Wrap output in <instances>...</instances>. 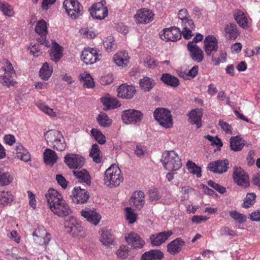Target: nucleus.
I'll return each instance as SVG.
<instances>
[{"label": "nucleus", "mask_w": 260, "mask_h": 260, "mask_svg": "<svg viewBox=\"0 0 260 260\" xmlns=\"http://www.w3.org/2000/svg\"><path fill=\"white\" fill-rule=\"evenodd\" d=\"M35 31L42 37L46 36L48 33L47 22L43 19L39 20L36 24Z\"/></svg>", "instance_id": "obj_46"}, {"label": "nucleus", "mask_w": 260, "mask_h": 260, "mask_svg": "<svg viewBox=\"0 0 260 260\" xmlns=\"http://www.w3.org/2000/svg\"><path fill=\"white\" fill-rule=\"evenodd\" d=\"M101 55L98 51L94 48H86L81 53V60L87 64H91L100 60Z\"/></svg>", "instance_id": "obj_11"}, {"label": "nucleus", "mask_w": 260, "mask_h": 260, "mask_svg": "<svg viewBox=\"0 0 260 260\" xmlns=\"http://www.w3.org/2000/svg\"><path fill=\"white\" fill-rule=\"evenodd\" d=\"M256 199V194L254 193H248L244 199L243 207L247 208L253 205Z\"/></svg>", "instance_id": "obj_58"}, {"label": "nucleus", "mask_w": 260, "mask_h": 260, "mask_svg": "<svg viewBox=\"0 0 260 260\" xmlns=\"http://www.w3.org/2000/svg\"><path fill=\"white\" fill-rule=\"evenodd\" d=\"M233 178L234 181L239 185L244 187H248L249 185V180L248 175L240 167H235L234 168Z\"/></svg>", "instance_id": "obj_16"}, {"label": "nucleus", "mask_w": 260, "mask_h": 260, "mask_svg": "<svg viewBox=\"0 0 260 260\" xmlns=\"http://www.w3.org/2000/svg\"><path fill=\"white\" fill-rule=\"evenodd\" d=\"M204 49L207 56L214 54L218 49V41L213 35H208L204 39Z\"/></svg>", "instance_id": "obj_15"}, {"label": "nucleus", "mask_w": 260, "mask_h": 260, "mask_svg": "<svg viewBox=\"0 0 260 260\" xmlns=\"http://www.w3.org/2000/svg\"><path fill=\"white\" fill-rule=\"evenodd\" d=\"M178 16L181 21L182 25L188 24L187 26H189L192 28L193 27L194 22L186 9L180 10L178 13Z\"/></svg>", "instance_id": "obj_31"}, {"label": "nucleus", "mask_w": 260, "mask_h": 260, "mask_svg": "<svg viewBox=\"0 0 260 260\" xmlns=\"http://www.w3.org/2000/svg\"><path fill=\"white\" fill-rule=\"evenodd\" d=\"M218 124L221 129L228 134H232V128L230 124H229L226 122L220 120L218 122Z\"/></svg>", "instance_id": "obj_63"}, {"label": "nucleus", "mask_w": 260, "mask_h": 260, "mask_svg": "<svg viewBox=\"0 0 260 260\" xmlns=\"http://www.w3.org/2000/svg\"><path fill=\"white\" fill-rule=\"evenodd\" d=\"M203 114V110L201 109L197 108L192 110L188 114L189 122L192 124H195L198 128L201 127Z\"/></svg>", "instance_id": "obj_27"}, {"label": "nucleus", "mask_w": 260, "mask_h": 260, "mask_svg": "<svg viewBox=\"0 0 260 260\" xmlns=\"http://www.w3.org/2000/svg\"><path fill=\"white\" fill-rule=\"evenodd\" d=\"M143 114L141 111L134 109L124 110L121 114V119L126 124H136L141 121Z\"/></svg>", "instance_id": "obj_9"}, {"label": "nucleus", "mask_w": 260, "mask_h": 260, "mask_svg": "<svg viewBox=\"0 0 260 260\" xmlns=\"http://www.w3.org/2000/svg\"><path fill=\"white\" fill-rule=\"evenodd\" d=\"M73 174L80 182L86 183L87 185L90 184V176L86 170H74L73 171Z\"/></svg>", "instance_id": "obj_34"}, {"label": "nucleus", "mask_w": 260, "mask_h": 260, "mask_svg": "<svg viewBox=\"0 0 260 260\" xmlns=\"http://www.w3.org/2000/svg\"><path fill=\"white\" fill-rule=\"evenodd\" d=\"M64 228L67 233L75 237L82 236L83 235V228L74 218H72L70 221H66L64 222Z\"/></svg>", "instance_id": "obj_17"}, {"label": "nucleus", "mask_w": 260, "mask_h": 260, "mask_svg": "<svg viewBox=\"0 0 260 260\" xmlns=\"http://www.w3.org/2000/svg\"><path fill=\"white\" fill-rule=\"evenodd\" d=\"M44 160L47 165H53L57 159V156L55 151L50 149H46L43 153Z\"/></svg>", "instance_id": "obj_35"}, {"label": "nucleus", "mask_w": 260, "mask_h": 260, "mask_svg": "<svg viewBox=\"0 0 260 260\" xmlns=\"http://www.w3.org/2000/svg\"><path fill=\"white\" fill-rule=\"evenodd\" d=\"M52 45V48L50 52V56L52 60L56 62L62 56V48L55 42H53Z\"/></svg>", "instance_id": "obj_36"}, {"label": "nucleus", "mask_w": 260, "mask_h": 260, "mask_svg": "<svg viewBox=\"0 0 260 260\" xmlns=\"http://www.w3.org/2000/svg\"><path fill=\"white\" fill-rule=\"evenodd\" d=\"M187 49L191 58L196 62H201L203 61L204 55L203 50L193 42H188Z\"/></svg>", "instance_id": "obj_18"}, {"label": "nucleus", "mask_w": 260, "mask_h": 260, "mask_svg": "<svg viewBox=\"0 0 260 260\" xmlns=\"http://www.w3.org/2000/svg\"><path fill=\"white\" fill-rule=\"evenodd\" d=\"M229 214L236 222L239 223H242L246 220V216L244 214L235 210L230 211Z\"/></svg>", "instance_id": "obj_57"}, {"label": "nucleus", "mask_w": 260, "mask_h": 260, "mask_svg": "<svg viewBox=\"0 0 260 260\" xmlns=\"http://www.w3.org/2000/svg\"><path fill=\"white\" fill-rule=\"evenodd\" d=\"M160 160L165 168L169 171L178 170L182 167L180 156L173 150L163 152Z\"/></svg>", "instance_id": "obj_4"}, {"label": "nucleus", "mask_w": 260, "mask_h": 260, "mask_svg": "<svg viewBox=\"0 0 260 260\" xmlns=\"http://www.w3.org/2000/svg\"><path fill=\"white\" fill-rule=\"evenodd\" d=\"M47 144L58 151H63L66 148L65 140L61 133L57 130L51 129L44 134Z\"/></svg>", "instance_id": "obj_3"}, {"label": "nucleus", "mask_w": 260, "mask_h": 260, "mask_svg": "<svg viewBox=\"0 0 260 260\" xmlns=\"http://www.w3.org/2000/svg\"><path fill=\"white\" fill-rule=\"evenodd\" d=\"M116 254L120 258H126L128 255V248L125 245L120 246L116 251Z\"/></svg>", "instance_id": "obj_60"}, {"label": "nucleus", "mask_w": 260, "mask_h": 260, "mask_svg": "<svg viewBox=\"0 0 260 260\" xmlns=\"http://www.w3.org/2000/svg\"><path fill=\"white\" fill-rule=\"evenodd\" d=\"M161 79L165 84L173 87H177L179 85V79L169 74H164Z\"/></svg>", "instance_id": "obj_42"}, {"label": "nucleus", "mask_w": 260, "mask_h": 260, "mask_svg": "<svg viewBox=\"0 0 260 260\" xmlns=\"http://www.w3.org/2000/svg\"><path fill=\"white\" fill-rule=\"evenodd\" d=\"M65 162L71 169H76L82 167L85 164V158L80 154L69 153L64 157Z\"/></svg>", "instance_id": "obj_12"}, {"label": "nucleus", "mask_w": 260, "mask_h": 260, "mask_svg": "<svg viewBox=\"0 0 260 260\" xmlns=\"http://www.w3.org/2000/svg\"><path fill=\"white\" fill-rule=\"evenodd\" d=\"M0 10L5 16L12 17L14 14L12 7L8 3L0 1Z\"/></svg>", "instance_id": "obj_52"}, {"label": "nucleus", "mask_w": 260, "mask_h": 260, "mask_svg": "<svg viewBox=\"0 0 260 260\" xmlns=\"http://www.w3.org/2000/svg\"><path fill=\"white\" fill-rule=\"evenodd\" d=\"M82 216L91 224L96 225L101 219V215L94 209H85L81 211Z\"/></svg>", "instance_id": "obj_23"}, {"label": "nucleus", "mask_w": 260, "mask_h": 260, "mask_svg": "<svg viewBox=\"0 0 260 260\" xmlns=\"http://www.w3.org/2000/svg\"><path fill=\"white\" fill-rule=\"evenodd\" d=\"M13 201V196L10 191H0V205L3 206L11 204Z\"/></svg>", "instance_id": "obj_38"}, {"label": "nucleus", "mask_w": 260, "mask_h": 260, "mask_svg": "<svg viewBox=\"0 0 260 260\" xmlns=\"http://www.w3.org/2000/svg\"><path fill=\"white\" fill-rule=\"evenodd\" d=\"M128 244L134 248H141L145 245V241L135 232H130L124 237Z\"/></svg>", "instance_id": "obj_22"}, {"label": "nucleus", "mask_w": 260, "mask_h": 260, "mask_svg": "<svg viewBox=\"0 0 260 260\" xmlns=\"http://www.w3.org/2000/svg\"><path fill=\"white\" fill-rule=\"evenodd\" d=\"M204 138L210 141L212 145H216L218 147L222 146V143L221 142V140L217 137L206 135L204 136Z\"/></svg>", "instance_id": "obj_62"}, {"label": "nucleus", "mask_w": 260, "mask_h": 260, "mask_svg": "<svg viewBox=\"0 0 260 260\" xmlns=\"http://www.w3.org/2000/svg\"><path fill=\"white\" fill-rule=\"evenodd\" d=\"M0 80L3 85L8 87L14 86L16 84L15 81L13 78V75L9 76L8 74H4L1 76Z\"/></svg>", "instance_id": "obj_55"}, {"label": "nucleus", "mask_w": 260, "mask_h": 260, "mask_svg": "<svg viewBox=\"0 0 260 260\" xmlns=\"http://www.w3.org/2000/svg\"><path fill=\"white\" fill-rule=\"evenodd\" d=\"M230 142L231 149L235 151L241 150L245 145L244 141L238 136L232 137Z\"/></svg>", "instance_id": "obj_40"}, {"label": "nucleus", "mask_w": 260, "mask_h": 260, "mask_svg": "<svg viewBox=\"0 0 260 260\" xmlns=\"http://www.w3.org/2000/svg\"><path fill=\"white\" fill-rule=\"evenodd\" d=\"M139 84L141 88L144 91H150L155 85V82L152 79L145 77L140 80Z\"/></svg>", "instance_id": "obj_39"}, {"label": "nucleus", "mask_w": 260, "mask_h": 260, "mask_svg": "<svg viewBox=\"0 0 260 260\" xmlns=\"http://www.w3.org/2000/svg\"><path fill=\"white\" fill-rule=\"evenodd\" d=\"M227 54L225 51L221 50L219 52V56L217 58L212 56L211 60L214 65L218 66L220 63H223L226 61Z\"/></svg>", "instance_id": "obj_56"}, {"label": "nucleus", "mask_w": 260, "mask_h": 260, "mask_svg": "<svg viewBox=\"0 0 260 260\" xmlns=\"http://www.w3.org/2000/svg\"><path fill=\"white\" fill-rule=\"evenodd\" d=\"M2 64L3 66L1 70L4 72V74H8L9 76L15 74V71L9 60L7 59H4L2 61Z\"/></svg>", "instance_id": "obj_49"}, {"label": "nucleus", "mask_w": 260, "mask_h": 260, "mask_svg": "<svg viewBox=\"0 0 260 260\" xmlns=\"http://www.w3.org/2000/svg\"><path fill=\"white\" fill-rule=\"evenodd\" d=\"M153 115L159 124L165 128L172 126V118L171 113L165 108L156 109L153 112Z\"/></svg>", "instance_id": "obj_6"}, {"label": "nucleus", "mask_w": 260, "mask_h": 260, "mask_svg": "<svg viewBox=\"0 0 260 260\" xmlns=\"http://www.w3.org/2000/svg\"><path fill=\"white\" fill-rule=\"evenodd\" d=\"M143 62L146 67L151 69L154 68L158 64V62L157 60L149 56H147L145 58Z\"/></svg>", "instance_id": "obj_61"}, {"label": "nucleus", "mask_w": 260, "mask_h": 260, "mask_svg": "<svg viewBox=\"0 0 260 260\" xmlns=\"http://www.w3.org/2000/svg\"><path fill=\"white\" fill-rule=\"evenodd\" d=\"M101 151L98 144L96 143L92 145L89 156L92 157L93 161L96 163H99L101 161L100 155Z\"/></svg>", "instance_id": "obj_47"}, {"label": "nucleus", "mask_w": 260, "mask_h": 260, "mask_svg": "<svg viewBox=\"0 0 260 260\" xmlns=\"http://www.w3.org/2000/svg\"><path fill=\"white\" fill-rule=\"evenodd\" d=\"M154 16V14L151 10L142 8L136 12L134 18L138 24H147L153 21Z\"/></svg>", "instance_id": "obj_10"}, {"label": "nucleus", "mask_w": 260, "mask_h": 260, "mask_svg": "<svg viewBox=\"0 0 260 260\" xmlns=\"http://www.w3.org/2000/svg\"><path fill=\"white\" fill-rule=\"evenodd\" d=\"M79 77L80 81L83 82L84 87L88 88H92L94 87L93 79L89 74L84 72L81 74Z\"/></svg>", "instance_id": "obj_41"}, {"label": "nucleus", "mask_w": 260, "mask_h": 260, "mask_svg": "<svg viewBox=\"0 0 260 260\" xmlns=\"http://www.w3.org/2000/svg\"><path fill=\"white\" fill-rule=\"evenodd\" d=\"M228 165V160H218L209 163L207 169L214 173L221 174L227 171Z\"/></svg>", "instance_id": "obj_21"}, {"label": "nucleus", "mask_w": 260, "mask_h": 260, "mask_svg": "<svg viewBox=\"0 0 260 260\" xmlns=\"http://www.w3.org/2000/svg\"><path fill=\"white\" fill-rule=\"evenodd\" d=\"M73 202L76 204L86 203L89 198L87 191L80 187H75L72 192L71 195Z\"/></svg>", "instance_id": "obj_19"}, {"label": "nucleus", "mask_w": 260, "mask_h": 260, "mask_svg": "<svg viewBox=\"0 0 260 260\" xmlns=\"http://www.w3.org/2000/svg\"><path fill=\"white\" fill-rule=\"evenodd\" d=\"M34 242L40 245H48L51 240V235L43 226H38L32 233Z\"/></svg>", "instance_id": "obj_8"}, {"label": "nucleus", "mask_w": 260, "mask_h": 260, "mask_svg": "<svg viewBox=\"0 0 260 260\" xmlns=\"http://www.w3.org/2000/svg\"><path fill=\"white\" fill-rule=\"evenodd\" d=\"M172 234L173 232L171 231H164L152 234L149 238L150 243L152 246L158 247L164 243Z\"/></svg>", "instance_id": "obj_14"}, {"label": "nucleus", "mask_w": 260, "mask_h": 260, "mask_svg": "<svg viewBox=\"0 0 260 260\" xmlns=\"http://www.w3.org/2000/svg\"><path fill=\"white\" fill-rule=\"evenodd\" d=\"M185 245L184 241L181 238H177L167 244V251L172 255L179 253Z\"/></svg>", "instance_id": "obj_25"}, {"label": "nucleus", "mask_w": 260, "mask_h": 260, "mask_svg": "<svg viewBox=\"0 0 260 260\" xmlns=\"http://www.w3.org/2000/svg\"><path fill=\"white\" fill-rule=\"evenodd\" d=\"M129 57L126 51L116 53L113 57L114 62L118 67H124L129 63Z\"/></svg>", "instance_id": "obj_30"}, {"label": "nucleus", "mask_w": 260, "mask_h": 260, "mask_svg": "<svg viewBox=\"0 0 260 260\" xmlns=\"http://www.w3.org/2000/svg\"><path fill=\"white\" fill-rule=\"evenodd\" d=\"M188 24L182 25L183 26V29L182 30V32H181V35H183V37L185 39H189L193 36L192 31L194 30L195 25H194L193 27L192 28L189 27V26H187Z\"/></svg>", "instance_id": "obj_59"}, {"label": "nucleus", "mask_w": 260, "mask_h": 260, "mask_svg": "<svg viewBox=\"0 0 260 260\" xmlns=\"http://www.w3.org/2000/svg\"><path fill=\"white\" fill-rule=\"evenodd\" d=\"M234 18L237 24L243 29H247L250 26V19H249L246 14L241 10H235L234 13Z\"/></svg>", "instance_id": "obj_24"}, {"label": "nucleus", "mask_w": 260, "mask_h": 260, "mask_svg": "<svg viewBox=\"0 0 260 260\" xmlns=\"http://www.w3.org/2000/svg\"><path fill=\"white\" fill-rule=\"evenodd\" d=\"M164 256L163 253L159 250H151L145 252L141 257V260H160Z\"/></svg>", "instance_id": "obj_32"}, {"label": "nucleus", "mask_w": 260, "mask_h": 260, "mask_svg": "<svg viewBox=\"0 0 260 260\" xmlns=\"http://www.w3.org/2000/svg\"><path fill=\"white\" fill-rule=\"evenodd\" d=\"M29 49L30 53L35 57H38L42 54L41 45L39 44L30 46Z\"/></svg>", "instance_id": "obj_64"}, {"label": "nucleus", "mask_w": 260, "mask_h": 260, "mask_svg": "<svg viewBox=\"0 0 260 260\" xmlns=\"http://www.w3.org/2000/svg\"><path fill=\"white\" fill-rule=\"evenodd\" d=\"M91 135L100 144L103 145L106 143V138L102 133L97 128H92L90 131Z\"/></svg>", "instance_id": "obj_48"}, {"label": "nucleus", "mask_w": 260, "mask_h": 260, "mask_svg": "<svg viewBox=\"0 0 260 260\" xmlns=\"http://www.w3.org/2000/svg\"><path fill=\"white\" fill-rule=\"evenodd\" d=\"M101 101L104 106L105 110L115 109L121 106V104L116 98L112 97L109 94L102 98Z\"/></svg>", "instance_id": "obj_29"}, {"label": "nucleus", "mask_w": 260, "mask_h": 260, "mask_svg": "<svg viewBox=\"0 0 260 260\" xmlns=\"http://www.w3.org/2000/svg\"><path fill=\"white\" fill-rule=\"evenodd\" d=\"M13 177L8 172H0V186L9 185L13 181Z\"/></svg>", "instance_id": "obj_51"}, {"label": "nucleus", "mask_w": 260, "mask_h": 260, "mask_svg": "<svg viewBox=\"0 0 260 260\" xmlns=\"http://www.w3.org/2000/svg\"><path fill=\"white\" fill-rule=\"evenodd\" d=\"M63 6L72 19H77L83 14V7L77 0H64Z\"/></svg>", "instance_id": "obj_5"}, {"label": "nucleus", "mask_w": 260, "mask_h": 260, "mask_svg": "<svg viewBox=\"0 0 260 260\" xmlns=\"http://www.w3.org/2000/svg\"><path fill=\"white\" fill-rule=\"evenodd\" d=\"M37 107L43 112L48 115L51 118L55 117L57 113L52 108H50L45 102L38 101L36 103Z\"/></svg>", "instance_id": "obj_37"}, {"label": "nucleus", "mask_w": 260, "mask_h": 260, "mask_svg": "<svg viewBox=\"0 0 260 260\" xmlns=\"http://www.w3.org/2000/svg\"><path fill=\"white\" fill-rule=\"evenodd\" d=\"M48 206L56 215L64 217L71 214L72 210L57 190L50 188L45 194Z\"/></svg>", "instance_id": "obj_1"}, {"label": "nucleus", "mask_w": 260, "mask_h": 260, "mask_svg": "<svg viewBox=\"0 0 260 260\" xmlns=\"http://www.w3.org/2000/svg\"><path fill=\"white\" fill-rule=\"evenodd\" d=\"M124 211L126 220L129 223H134L136 221L137 214L131 207L125 208Z\"/></svg>", "instance_id": "obj_54"}, {"label": "nucleus", "mask_w": 260, "mask_h": 260, "mask_svg": "<svg viewBox=\"0 0 260 260\" xmlns=\"http://www.w3.org/2000/svg\"><path fill=\"white\" fill-rule=\"evenodd\" d=\"M103 45L105 50L108 52H112L116 48V45L113 37L110 36L107 37L103 42Z\"/></svg>", "instance_id": "obj_50"}, {"label": "nucleus", "mask_w": 260, "mask_h": 260, "mask_svg": "<svg viewBox=\"0 0 260 260\" xmlns=\"http://www.w3.org/2000/svg\"><path fill=\"white\" fill-rule=\"evenodd\" d=\"M16 156L18 159L25 162H28L30 160V155L28 151L23 147V146L19 145L15 148Z\"/></svg>", "instance_id": "obj_33"}, {"label": "nucleus", "mask_w": 260, "mask_h": 260, "mask_svg": "<svg viewBox=\"0 0 260 260\" xmlns=\"http://www.w3.org/2000/svg\"><path fill=\"white\" fill-rule=\"evenodd\" d=\"M187 168L190 173L195 174L198 178L201 177V169L191 161H188L186 164Z\"/></svg>", "instance_id": "obj_53"}, {"label": "nucleus", "mask_w": 260, "mask_h": 260, "mask_svg": "<svg viewBox=\"0 0 260 260\" xmlns=\"http://www.w3.org/2000/svg\"><path fill=\"white\" fill-rule=\"evenodd\" d=\"M99 124L104 127H108L111 124L112 120L108 115L104 112H101L96 117Z\"/></svg>", "instance_id": "obj_43"}, {"label": "nucleus", "mask_w": 260, "mask_h": 260, "mask_svg": "<svg viewBox=\"0 0 260 260\" xmlns=\"http://www.w3.org/2000/svg\"><path fill=\"white\" fill-rule=\"evenodd\" d=\"M52 72V67L49 66L48 63L45 62L40 70V77L44 80H47L51 76Z\"/></svg>", "instance_id": "obj_44"}, {"label": "nucleus", "mask_w": 260, "mask_h": 260, "mask_svg": "<svg viewBox=\"0 0 260 260\" xmlns=\"http://www.w3.org/2000/svg\"><path fill=\"white\" fill-rule=\"evenodd\" d=\"M105 2L101 1L92 5L89 9L90 16L94 19L103 20L108 15V11Z\"/></svg>", "instance_id": "obj_7"}, {"label": "nucleus", "mask_w": 260, "mask_h": 260, "mask_svg": "<svg viewBox=\"0 0 260 260\" xmlns=\"http://www.w3.org/2000/svg\"><path fill=\"white\" fill-rule=\"evenodd\" d=\"M145 196L141 191H135L130 199V204L137 209L141 210L145 204Z\"/></svg>", "instance_id": "obj_26"}, {"label": "nucleus", "mask_w": 260, "mask_h": 260, "mask_svg": "<svg viewBox=\"0 0 260 260\" xmlns=\"http://www.w3.org/2000/svg\"><path fill=\"white\" fill-rule=\"evenodd\" d=\"M123 180L121 170L116 165H111L105 172L104 183L110 188L118 186Z\"/></svg>", "instance_id": "obj_2"}, {"label": "nucleus", "mask_w": 260, "mask_h": 260, "mask_svg": "<svg viewBox=\"0 0 260 260\" xmlns=\"http://www.w3.org/2000/svg\"><path fill=\"white\" fill-rule=\"evenodd\" d=\"M160 38L166 42H176L181 38L180 30L177 27H170L165 28L159 34Z\"/></svg>", "instance_id": "obj_13"}, {"label": "nucleus", "mask_w": 260, "mask_h": 260, "mask_svg": "<svg viewBox=\"0 0 260 260\" xmlns=\"http://www.w3.org/2000/svg\"><path fill=\"white\" fill-rule=\"evenodd\" d=\"M99 233L100 234V240L103 245L108 246L112 243L113 238L110 232L102 230Z\"/></svg>", "instance_id": "obj_45"}, {"label": "nucleus", "mask_w": 260, "mask_h": 260, "mask_svg": "<svg viewBox=\"0 0 260 260\" xmlns=\"http://www.w3.org/2000/svg\"><path fill=\"white\" fill-rule=\"evenodd\" d=\"M224 30V37L228 40H235L240 34L237 25L232 23L227 24Z\"/></svg>", "instance_id": "obj_28"}, {"label": "nucleus", "mask_w": 260, "mask_h": 260, "mask_svg": "<svg viewBox=\"0 0 260 260\" xmlns=\"http://www.w3.org/2000/svg\"><path fill=\"white\" fill-rule=\"evenodd\" d=\"M117 96L123 99H132L136 92L135 87L127 84H122L117 89Z\"/></svg>", "instance_id": "obj_20"}]
</instances>
